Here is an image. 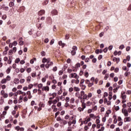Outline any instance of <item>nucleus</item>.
Masks as SVG:
<instances>
[{
    "instance_id": "1",
    "label": "nucleus",
    "mask_w": 131,
    "mask_h": 131,
    "mask_svg": "<svg viewBox=\"0 0 131 131\" xmlns=\"http://www.w3.org/2000/svg\"><path fill=\"white\" fill-rule=\"evenodd\" d=\"M59 101V99L57 100V99H55L54 100H49L48 101V105H49V106H51V105H52V104H57V103H58V101Z\"/></svg>"
},
{
    "instance_id": "2",
    "label": "nucleus",
    "mask_w": 131,
    "mask_h": 131,
    "mask_svg": "<svg viewBox=\"0 0 131 131\" xmlns=\"http://www.w3.org/2000/svg\"><path fill=\"white\" fill-rule=\"evenodd\" d=\"M85 103H82V107H79L78 108V111H79V112H81V111H83V110L85 109Z\"/></svg>"
},
{
    "instance_id": "3",
    "label": "nucleus",
    "mask_w": 131,
    "mask_h": 131,
    "mask_svg": "<svg viewBox=\"0 0 131 131\" xmlns=\"http://www.w3.org/2000/svg\"><path fill=\"white\" fill-rule=\"evenodd\" d=\"M122 113L124 114V115L125 117H127L128 116V113L127 110L125 108H122Z\"/></svg>"
},
{
    "instance_id": "4",
    "label": "nucleus",
    "mask_w": 131,
    "mask_h": 131,
    "mask_svg": "<svg viewBox=\"0 0 131 131\" xmlns=\"http://www.w3.org/2000/svg\"><path fill=\"white\" fill-rule=\"evenodd\" d=\"M81 96L83 97H81L80 99H88V95H86V94H84V91L81 92Z\"/></svg>"
},
{
    "instance_id": "5",
    "label": "nucleus",
    "mask_w": 131,
    "mask_h": 131,
    "mask_svg": "<svg viewBox=\"0 0 131 131\" xmlns=\"http://www.w3.org/2000/svg\"><path fill=\"white\" fill-rule=\"evenodd\" d=\"M50 61H51V59L50 58L47 59L45 57L42 60V63H50Z\"/></svg>"
},
{
    "instance_id": "6",
    "label": "nucleus",
    "mask_w": 131,
    "mask_h": 131,
    "mask_svg": "<svg viewBox=\"0 0 131 131\" xmlns=\"http://www.w3.org/2000/svg\"><path fill=\"white\" fill-rule=\"evenodd\" d=\"M56 120H57V121H59V123H60V124H63V121H64V119L61 118L60 117H58L56 118Z\"/></svg>"
},
{
    "instance_id": "7",
    "label": "nucleus",
    "mask_w": 131,
    "mask_h": 131,
    "mask_svg": "<svg viewBox=\"0 0 131 131\" xmlns=\"http://www.w3.org/2000/svg\"><path fill=\"white\" fill-rule=\"evenodd\" d=\"M46 11L45 10H41L38 12V16H42V15H45Z\"/></svg>"
},
{
    "instance_id": "8",
    "label": "nucleus",
    "mask_w": 131,
    "mask_h": 131,
    "mask_svg": "<svg viewBox=\"0 0 131 131\" xmlns=\"http://www.w3.org/2000/svg\"><path fill=\"white\" fill-rule=\"evenodd\" d=\"M71 76L72 78L74 77V78H76L77 79H78V78L79 77V76H77V74L75 73H72Z\"/></svg>"
},
{
    "instance_id": "9",
    "label": "nucleus",
    "mask_w": 131,
    "mask_h": 131,
    "mask_svg": "<svg viewBox=\"0 0 131 131\" xmlns=\"http://www.w3.org/2000/svg\"><path fill=\"white\" fill-rule=\"evenodd\" d=\"M42 91H45V92H49L50 91V88L49 86H43L42 88Z\"/></svg>"
},
{
    "instance_id": "10",
    "label": "nucleus",
    "mask_w": 131,
    "mask_h": 131,
    "mask_svg": "<svg viewBox=\"0 0 131 131\" xmlns=\"http://www.w3.org/2000/svg\"><path fill=\"white\" fill-rule=\"evenodd\" d=\"M110 100H111V99H110L108 101V100H107V99H104V104H107V105H108V106L111 105V101H110Z\"/></svg>"
},
{
    "instance_id": "11",
    "label": "nucleus",
    "mask_w": 131,
    "mask_h": 131,
    "mask_svg": "<svg viewBox=\"0 0 131 131\" xmlns=\"http://www.w3.org/2000/svg\"><path fill=\"white\" fill-rule=\"evenodd\" d=\"M15 129L16 130H17V131H24V127H20V126H17L15 127Z\"/></svg>"
},
{
    "instance_id": "12",
    "label": "nucleus",
    "mask_w": 131,
    "mask_h": 131,
    "mask_svg": "<svg viewBox=\"0 0 131 131\" xmlns=\"http://www.w3.org/2000/svg\"><path fill=\"white\" fill-rule=\"evenodd\" d=\"M51 14L53 15V16H56V15H58V11L57 10L54 9L51 11Z\"/></svg>"
},
{
    "instance_id": "13",
    "label": "nucleus",
    "mask_w": 131,
    "mask_h": 131,
    "mask_svg": "<svg viewBox=\"0 0 131 131\" xmlns=\"http://www.w3.org/2000/svg\"><path fill=\"white\" fill-rule=\"evenodd\" d=\"M70 101V99H66V101L67 102L65 103L64 107H69V106H70V105H69V103H68V102H69Z\"/></svg>"
},
{
    "instance_id": "14",
    "label": "nucleus",
    "mask_w": 131,
    "mask_h": 131,
    "mask_svg": "<svg viewBox=\"0 0 131 131\" xmlns=\"http://www.w3.org/2000/svg\"><path fill=\"white\" fill-rule=\"evenodd\" d=\"M113 61L114 62H117V63H118L119 61H120V58H116V57H114Z\"/></svg>"
},
{
    "instance_id": "15",
    "label": "nucleus",
    "mask_w": 131,
    "mask_h": 131,
    "mask_svg": "<svg viewBox=\"0 0 131 131\" xmlns=\"http://www.w3.org/2000/svg\"><path fill=\"white\" fill-rule=\"evenodd\" d=\"M70 118H71L72 120V124H75L76 123V120L75 118H74V117H72Z\"/></svg>"
},
{
    "instance_id": "16",
    "label": "nucleus",
    "mask_w": 131,
    "mask_h": 131,
    "mask_svg": "<svg viewBox=\"0 0 131 131\" xmlns=\"http://www.w3.org/2000/svg\"><path fill=\"white\" fill-rule=\"evenodd\" d=\"M36 27L38 29L40 30L41 29V27H42V24H36Z\"/></svg>"
},
{
    "instance_id": "17",
    "label": "nucleus",
    "mask_w": 131,
    "mask_h": 131,
    "mask_svg": "<svg viewBox=\"0 0 131 131\" xmlns=\"http://www.w3.org/2000/svg\"><path fill=\"white\" fill-rule=\"evenodd\" d=\"M90 117L91 118H93V119H96V118H97V117H96V116H95V115L94 114H91L89 115Z\"/></svg>"
},
{
    "instance_id": "18",
    "label": "nucleus",
    "mask_w": 131,
    "mask_h": 131,
    "mask_svg": "<svg viewBox=\"0 0 131 131\" xmlns=\"http://www.w3.org/2000/svg\"><path fill=\"white\" fill-rule=\"evenodd\" d=\"M9 97H13V96H16L17 93H13L11 92L9 94Z\"/></svg>"
},
{
    "instance_id": "19",
    "label": "nucleus",
    "mask_w": 131,
    "mask_h": 131,
    "mask_svg": "<svg viewBox=\"0 0 131 131\" xmlns=\"http://www.w3.org/2000/svg\"><path fill=\"white\" fill-rule=\"evenodd\" d=\"M113 117L114 118L113 122L114 124H116V123H117V119H116V116H114Z\"/></svg>"
},
{
    "instance_id": "20",
    "label": "nucleus",
    "mask_w": 131,
    "mask_h": 131,
    "mask_svg": "<svg viewBox=\"0 0 131 131\" xmlns=\"http://www.w3.org/2000/svg\"><path fill=\"white\" fill-rule=\"evenodd\" d=\"M71 120H72V119L70 118L69 121L68 122L69 126H71V124H72V122Z\"/></svg>"
},
{
    "instance_id": "21",
    "label": "nucleus",
    "mask_w": 131,
    "mask_h": 131,
    "mask_svg": "<svg viewBox=\"0 0 131 131\" xmlns=\"http://www.w3.org/2000/svg\"><path fill=\"white\" fill-rule=\"evenodd\" d=\"M31 80V76H29L27 78V82H30Z\"/></svg>"
},
{
    "instance_id": "22",
    "label": "nucleus",
    "mask_w": 131,
    "mask_h": 131,
    "mask_svg": "<svg viewBox=\"0 0 131 131\" xmlns=\"http://www.w3.org/2000/svg\"><path fill=\"white\" fill-rule=\"evenodd\" d=\"M48 4H49V0H46L45 1L43 2V5L47 6V5Z\"/></svg>"
},
{
    "instance_id": "23",
    "label": "nucleus",
    "mask_w": 131,
    "mask_h": 131,
    "mask_svg": "<svg viewBox=\"0 0 131 131\" xmlns=\"http://www.w3.org/2000/svg\"><path fill=\"white\" fill-rule=\"evenodd\" d=\"M39 107H41V108L43 107H45V104H43V102H40L39 104Z\"/></svg>"
},
{
    "instance_id": "24",
    "label": "nucleus",
    "mask_w": 131,
    "mask_h": 131,
    "mask_svg": "<svg viewBox=\"0 0 131 131\" xmlns=\"http://www.w3.org/2000/svg\"><path fill=\"white\" fill-rule=\"evenodd\" d=\"M14 83H15V84H17L19 83V79L15 78L14 79Z\"/></svg>"
},
{
    "instance_id": "25",
    "label": "nucleus",
    "mask_w": 131,
    "mask_h": 131,
    "mask_svg": "<svg viewBox=\"0 0 131 131\" xmlns=\"http://www.w3.org/2000/svg\"><path fill=\"white\" fill-rule=\"evenodd\" d=\"M9 7H14V6H15V3H14V2H10L9 3Z\"/></svg>"
},
{
    "instance_id": "26",
    "label": "nucleus",
    "mask_w": 131,
    "mask_h": 131,
    "mask_svg": "<svg viewBox=\"0 0 131 131\" xmlns=\"http://www.w3.org/2000/svg\"><path fill=\"white\" fill-rule=\"evenodd\" d=\"M121 97L122 99H126V95H125V93L122 94Z\"/></svg>"
},
{
    "instance_id": "27",
    "label": "nucleus",
    "mask_w": 131,
    "mask_h": 131,
    "mask_svg": "<svg viewBox=\"0 0 131 131\" xmlns=\"http://www.w3.org/2000/svg\"><path fill=\"white\" fill-rule=\"evenodd\" d=\"M71 55H72V56H74L76 54V51H75L74 50H72L71 52Z\"/></svg>"
},
{
    "instance_id": "28",
    "label": "nucleus",
    "mask_w": 131,
    "mask_h": 131,
    "mask_svg": "<svg viewBox=\"0 0 131 131\" xmlns=\"http://www.w3.org/2000/svg\"><path fill=\"white\" fill-rule=\"evenodd\" d=\"M108 99H112V92H110Z\"/></svg>"
},
{
    "instance_id": "29",
    "label": "nucleus",
    "mask_w": 131,
    "mask_h": 131,
    "mask_svg": "<svg viewBox=\"0 0 131 131\" xmlns=\"http://www.w3.org/2000/svg\"><path fill=\"white\" fill-rule=\"evenodd\" d=\"M9 55H10V56H12V55H13V53H14V52L13 51V50H10L9 51Z\"/></svg>"
},
{
    "instance_id": "30",
    "label": "nucleus",
    "mask_w": 131,
    "mask_h": 131,
    "mask_svg": "<svg viewBox=\"0 0 131 131\" xmlns=\"http://www.w3.org/2000/svg\"><path fill=\"white\" fill-rule=\"evenodd\" d=\"M41 56H42V57H45V56H46V52L42 51L41 52Z\"/></svg>"
},
{
    "instance_id": "31",
    "label": "nucleus",
    "mask_w": 131,
    "mask_h": 131,
    "mask_svg": "<svg viewBox=\"0 0 131 131\" xmlns=\"http://www.w3.org/2000/svg\"><path fill=\"white\" fill-rule=\"evenodd\" d=\"M125 119H126V122L130 121V117L125 118V119H124V121H125Z\"/></svg>"
},
{
    "instance_id": "32",
    "label": "nucleus",
    "mask_w": 131,
    "mask_h": 131,
    "mask_svg": "<svg viewBox=\"0 0 131 131\" xmlns=\"http://www.w3.org/2000/svg\"><path fill=\"white\" fill-rule=\"evenodd\" d=\"M108 77H109V74H106L105 76H104V79L105 80H107V79H108Z\"/></svg>"
},
{
    "instance_id": "33",
    "label": "nucleus",
    "mask_w": 131,
    "mask_h": 131,
    "mask_svg": "<svg viewBox=\"0 0 131 131\" xmlns=\"http://www.w3.org/2000/svg\"><path fill=\"white\" fill-rule=\"evenodd\" d=\"M6 82H7V79H3L1 81V83L4 84V83H6Z\"/></svg>"
},
{
    "instance_id": "34",
    "label": "nucleus",
    "mask_w": 131,
    "mask_h": 131,
    "mask_svg": "<svg viewBox=\"0 0 131 131\" xmlns=\"http://www.w3.org/2000/svg\"><path fill=\"white\" fill-rule=\"evenodd\" d=\"M100 119H96L95 121V123H96V124H100Z\"/></svg>"
},
{
    "instance_id": "35",
    "label": "nucleus",
    "mask_w": 131,
    "mask_h": 131,
    "mask_svg": "<svg viewBox=\"0 0 131 131\" xmlns=\"http://www.w3.org/2000/svg\"><path fill=\"white\" fill-rule=\"evenodd\" d=\"M119 49L120 50H123V49H124V45H121L120 46V47H119Z\"/></svg>"
},
{
    "instance_id": "36",
    "label": "nucleus",
    "mask_w": 131,
    "mask_h": 131,
    "mask_svg": "<svg viewBox=\"0 0 131 131\" xmlns=\"http://www.w3.org/2000/svg\"><path fill=\"white\" fill-rule=\"evenodd\" d=\"M12 51H13V53H16L17 52V48L16 47H13Z\"/></svg>"
},
{
    "instance_id": "37",
    "label": "nucleus",
    "mask_w": 131,
    "mask_h": 131,
    "mask_svg": "<svg viewBox=\"0 0 131 131\" xmlns=\"http://www.w3.org/2000/svg\"><path fill=\"white\" fill-rule=\"evenodd\" d=\"M10 72H11V68H9L6 70V73H7V74H9V73H10Z\"/></svg>"
},
{
    "instance_id": "38",
    "label": "nucleus",
    "mask_w": 131,
    "mask_h": 131,
    "mask_svg": "<svg viewBox=\"0 0 131 131\" xmlns=\"http://www.w3.org/2000/svg\"><path fill=\"white\" fill-rule=\"evenodd\" d=\"M72 49L73 50V51H75V52H76V51H77V47L73 46L72 48Z\"/></svg>"
},
{
    "instance_id": "39",
    "label": "nucleus",
    "mask_w": 131,
    "mask_h": 131,
    "mask_svg": "<svg viewBox=\"0 0 131 131\" xmlns=\"http://www.w3.org/2000/svg\"><path fill=\"white\" fill-rule=\"evenodd\" d=\"M2 19L3 20H6L7 19V15L4 14L2 16Z\"/></svg>"
},
{
    "instance_id": "40",
    "label": "nucleus",
    "mask_w": 131,
    "mask_h": 131,
    "mask_svg": "<svg viewBox=\"0 0 131 131\" xmlns=\"http://www.w3.org/2000/svg\"><path fill=\"white\" fill-rule=\"evenodd\" d=\"M6 80H8V81H10L11 80V77L10 76H7L6 77Z\"/></svg>"
},
{
    "instance_id": "41",
    "label": "nucleus",
    "mask_w": 131,
    "mask_h": 131,
    "mask_svg": "<svg viewBox=\"0 0 131 131\" xmlns=\"http://www.w3.org/2000/svg\"><path fill=\"white\" fill-rule=\"evenodd\" d=\"M74 91H75L76 92H79V91H80L79 88H77V87H74Z\"/></svg>"
},
{
    "instance_id": "42",
    "label": "nucleus",
    "mask_w": 131,
    "mask_h": 131,
    "mask_svg": "<svg viewBox=\"0 0 131 131\" xmlns=\"http://www.w3.org/2000/svg\"><path fill=\"white\" fill-rule=\"evenodd\" d=\"M4 11H6V12H7V11H9V7L8 6L4 7Z\"/></svg>"
},
{
    "instance_id": "43",
    "label": "nucleus",
    "mask_w": 131,
    "mask_h": 131,
    "mask_svg": "<svg viewBox=\"0 0 131 131\" xmlns=\"http://www.w3.org/2000/svg\"><path fill=\"white\" fill-rule=\"evenodd\" d=\"M47 20L49 21V23H51L52 22V18L51 17H48L47 18Z\"/></svg>"
},
{
    "instance_id": "44",
    "label": "nucleus",
    "mask_w": 131,
    "mask_h": 131,
    "mask_svg": "<svg viewBox=\"0 0 131 131\" xmlns=\"http://www.w3.org/2000/svg\"><path fill=\"white\" fill-rule=\"evenodd\" d=\"M54 42H55V39H52L50 41V45H53Z\"/></svg>"
},
{
    "instance_id": "45",
    "label": "nucleus",
    "mask_w": 131,
    "mask_h": 131,
    "mask_svg": "<svg viewBox=\"0 0 131 131\" xmlns=\"http://www.w3.org/2000/svg\"><path fill=\"white\" fill-rule=\"evenodd\" d=\"M92 105V102L91 101H88L86 102V106H91Z\"/></svg>"
},
{
    "instance_id": "46",
    "label": "nucleus",
    "mask_w": 131,
    "mask_h": 131,
    "mask_svg": "<svg viewBox=\"0 0 131 131\" xmlns=\"http://www.w3.org/2000/svg\"><path fill=\"white\" fill-rule=\"evenodd\" d=\"M89 128H90V127H88L87 125H85L84 127V129L85 131H88V129H89Z\"/></svg>"
},
{
    "instance_id": "47",
    "label": "nucleus",
    "mask_w": 131,
    "mask_h": 131,
    "mask_svg": "<svg viewBox=\"0 0 131 131\" xmlns=\"http://www.w3.org/2000/svg\"><path fill=\"white\" fill-rule=\"evenodd\" d=\"M27 72L28 73H30V72H31V68H28L27 70Z\"/></svg>"
},
{
    "instance_id": "48",
    "label": "nucleus",
    "mask_w": 131,
    "mask_h": 131,
    "mask_svg": "<svg viewBox=\"0 0 131 131\" xmlns=\"http://www.w3.org/2000/svg\"><path fill=\"white\" fill-rule=\"evenodd\" d=\"M100 37H103L104 36V32H102L99 34Z\"/></svg>"
},
{
    "instance_id": "49",
    "label": "nucleus",
    "mask_w": 131,
    "mask_h": 131,
    "mask_svg": "<svg viewBox=\"0 0 131 131\" xmlns=\"http://www.w3.org/2000/svg\"><path fill=\"white\" fill-rule=\"evenodd\" d=\"M60 114V112H57L55 113V118H57V116Z\"/></svg>"
},
{
    "instance_id": "50",
    "label": "nucleus",
    "mask_w": 131,
    "mask_h": 131,
    "mask_svg": "<svg viewBox=\"0 0 131 131\" xmlns=\"http://www.w3.org/2000/svg\"><path fill=\"white\" fill-rule=\"evenodd\" d=\"M19 82H20V83H24V82H25V79H21L20 80Z\"/></svg>"
},
{
    "instance_id": "51",
    "label": "nucleus",
    "mask_w": 131,
    "mask_h": 131,
    "mask_svg": "<svg viewBox=\"0 0 131 131\" xmlns=\"http://www.w3.org/2000/svg\"><path fill=\"white\" fill-rule=\"evenodd\" d=\"M41 35V32H37L36 33L37 36H40Z\"/></svg>"
},
{
    "instance_id": "52",
    "label": "nucleus",
    "mask_w": 131,
    "mask_h": 131,
    "mask_svg": "<svg viewBox=\"0 0 131 131\" xmlns=\"http://www.w3.org/2000/svg\"><path fill=\"white\" fill-rule=\"evenodd\" d=\"M20 61V58H16L15 60V63H18Z\"/></svg>"
},
{
    "instance_id": "53",
    "label": "nucleus",
    "mask_w": 131,
    "mask_h": 131,
    "mask_svg": "<svg viewBox=\"0 0 131 131\" xmlns=\"http://www.w3.org/2000/svg\"><path fill=\"white\" fill-rule=\"evenodd\" d=\"M70 118V116H69V115H67L64 117V119H69Z\"/></svg>"
},
{
    "instance_id": "54",
    "label": "nucleus",
    "mask_w": 131,
    "mask_h": 131,
    "mask_svg": "<svg viewBox=\"0 0 131 131\" xmlns=\"http://www.w3.org/2000/svg\"><path fill=\"white\" fill-rule=\"evenodd\" d=\"M68 123L67 121H66V120H63V125H66V124H67Z\"/></svg>"
},
{
    "instance_id": "55",
    "label": "nucleus",
    "mask_w": 131,
    "mask_h": 131,
    "mask_svg": "<svg viewBox=\"0 0 131 131\" xmlns=\"http://www.w3.org/2000/svg\"><path fill=\"white\" fill-rule=\"evenodd\" d=\"M38 88L39 89H42V84H41V83L39 84L38 85Z\"/></svg>"
},
{
    "instance_id": "56",
    "label": "nucleus",
    "mask_w": 131,
    "mask_h": 131,
    "mask_svg": "<svg viewBox=\"0 0 131 131\" xmlns=\"http://www.w3.org/2000/svg\"><path fill=\"white\" fill-rule=\"evenodd\" d=\"M93 63H96L97 62V58H94L92 59Z\"/></svg>"
},
{
    "instance_id": "57",
    "label": "nucleus",
    "mask_w": 131,
    "mask_h": 131,
    "mask_svg": "<svg viewBox=\"0 0 131 131\" xmlns=\"http://www.w3.org/2000/svg\"><path fill=\"white\" fill-rule=\"evenodd\" d=\"M35 76H36V73L34 72L32 74V77H35Z\"/></svg>"
},
{
    "instance_id": "58",
    "label": "nucleus",
    "mask_w": 131,
    "mask_h": 131,
    "mask_svg": "<svg viewBox=\"0 0 131 131\" xmlns=\"http://www.w3.org/2000/svg\"><path fill=\"white\" fill-rule=\"evenodd\" d=\"M84 82V79L81 80L80 83V86H81V84H82V83H83Z\"/></svg>"
},
{
    "instance_id": "59",
    "label": "nucleus",
    "mask_w": 131,
    "mask_h": 131,
    "mask_svg": "<svg viewBox=\"0 0 131 131\" xmlns=\"http://www.w3.org/2000/svg\"><path fill=\"white\" fill-rule=\"evenodd\" d=\"M126 60L127 61H129V60H130V56L129 55L127 56Z\"/></svg>"
},
{
    "instance_id": "60",
    "label": "nucleus",
    "mask_w": 131,
    "mask_h": 131,
    "mask_svg": "<svg viewBox=\"0 0 131 131\" xmlns=\"http://www.w3.org/2000/svg\"><path fill=\"white\" fill-rule=\"evenodd\" d=\"M129 74H130V73H129V72H126V73H125V74H124V75H125V76H128V75H129Z\"/></svg>"
},
{
    "instance_id": "61",
    "label": "nucleus",
    "mask_w": 131,
    "mask_h": 131,
    "mask_svg": "<svg viewBox=\"0 0 131 131\" xmlns=\"http://www.w3.org/2000/svg\"><path fill=\"white\" fill-rule=\"evenodd\" d=\"M76 67H77V68H79V67H80V63H77L76 64Z\"/></svg>"
},
{
    "instance_id": "62",
    "label": "nucleus",
    "mask_w": 131,
    "mask_h": 131,
    "mask_svg": "<svg viewBox=\"0 0 131 131\" xmlns=\"http://www.w3.org/2000/svg\"><path fill=\"white\" fill-rule=\"evenodd\" d=\"M8 96L9 95H8V94L5 93L4 95H3V97L4 98H8Z\"/></svg>"
},
{
    "instance_id": "63",
    "label": "nucleus",
    "mask_w": 131,
    "mask_h": 131,
    "mask_svg": "<svg viewBox=\"0 0 131 131\" xmlns=\"http://www.w3.org/2000/svg\"><path fill=\"white\" fill-rule=\"evenodd\" d=\"M45 67H46V68H47V69L50 68V64H49V63H47L45 65Z\"/></svg>"
},
{
    "instance_id": "64",
    "label": "nucleus",
    "mask_w": 131,
    "mask_h": 131,
    "mask_svg": "<svg viewBox=\"0 0 131 131\" xmlns=\"http://www.w3.org/2000/svg\"><path fill=\"white\" fill-rule=\"evenodd\" d=\"M13 46H16V45H18V42H17V41H14L13 43H12Z\"/></svg>"
}]
</instances>
